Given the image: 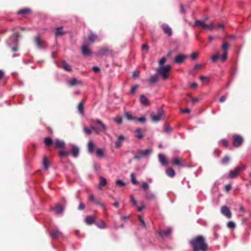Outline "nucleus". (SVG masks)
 <instances>
[{
  "label": "nucleus",
  "instance_id": "nucleus-1",
  "mask_svg": "<svg viewBox=\"0 0 251 251\" xmlns=\"http://www.w3.org/2000/svg\"><path fill=\"white\" fill-rule=\"evenodd\" d=\"M189 244L193 251H207L208 245L205 242L204 238L201 235H198L189 241Z\"/></svg>",
  "mask_w": 251,
  "mask_h": 251
},
{
  "label": "nucleus",
  "instance_id": "nucleus-2",
  "mask_svg": "<svg viewBox=\"0 0 251 251\" xmlns=\"http://www.w3.org/2000/svg\"><path fill=\"white\" fill-rule=\"evenodd\" d=\"M18 33H16L11 36L7 41V45L12 48V50L14 51H16L18 50L17 44L18 42Z\"/></svg>",
  "mask_w": 251,
  "mask_h": 251
},
{
  "label": "nucleus",
  "instance_id": "nucleus-3",
  "mask_svg": "<svg viewBox=\"0 0 251 251\" xmlns=\"http://www.w3.org/2000/svg\"><path fill=\"white\" fill-rule=\"evenodd\" d=\"M164 64H159V66L156 69L157 74L160 76L164 80H166L168 77V71L164 68Z\"/></svg>",
  "mask_w": 251,
  "mask_h": 251
},
{
  "label": "nucleus",
  "instance_id": "nucleus-4",
  "mask_svg": "<svg viewBox=\"0 0 251 251\" xmlns=\"http://www.w3.org/2000/svg\"><path fill=\"white\" fill-rule=\"evenodd\" d=\"M152 151L151 149H146L144 150H138L139 153L134 155L133 157L135 159L139 160L142 157L148 156Z\"/></svg>",
  "mask_w": 251,
  "mask_h": 251
},
{
  "label": "nucleus",
  "instance_id": "nucleus-5",
  "mask_svg": "<svg viewBox=\"0 0 251 251\" xmlns=\"http://www.w3.org/2000/svg\"><path fill=\"white\" fill-rule=\"evenodd\" d=\"M246 168V166H244L242 168L240 167H237L233 170H230L228 175V177L230 179L234 178L238 175L240 172H242Z\"/></svg>",
  "mask_w": 251,
  "mask_h": 251
},
{
  "label": "nucleus",
  "instance_id": "nucleus-6",
  "mask_svg": "<svg viewBox=\"0 0 251 251\" xmlns=\"http://www.w3.org/2000/svg\"><path fill=\"white\" fill-rule=\"evenodd\" d=\"M243 143V137L238 134H234L232 137V144L234 147H239Z\"/></svg>",
  "mask_w": 251,
  "mask_h": 251
},
{
  "label": "nucleus",
  "instance_id": "nucleus-7",
  "mask_svg": "<svg viewBox=\"0 0 251 251\" xmlns=\"http://www.w3.org/2000/svg\"><path fill=\"white\" fill-rule=\"evenodd\" d=\"M229 47V44L227 42H225L221 47V49L223 50V53L221 56L220 61L224 62L227 57V50Z\"/></svg>",
  "mask_w": 251,
  "mask_h": 251
},
{
  "label": "nucleus",
  "instance_id": "nucleus-8",
  "mask_svg": "<svg viewBox=\"0 0 251 251\" xmlns=\"http://www.w3.org/2000/svg\"><path fill=\"white\" fill-rule=\"evenodd\" d=\"M164 113V111L161 109H158L156 114L153 113H151V120L154 122H158L161 119V117L162 116Z\"/></svg>",
  "mask_w": 251,
  "mask_h": 251
},
{
  "label": "nucleus",
  "instance_id": "nucleus-9",
  "mask_svg": "<svg viewBox=\"0 0 251 251\" xmlns=\"http://www.w3.org/2000/svg\"><path fill=\"white\" fill-rule=\"evenodd\" d=\"M221 212L223 215L225 216L227 218H230L231 217V212L229 208L226 205L223 206L221 207Z\"/></svg>",
  "mask_w": 251,
  "mask_h": 251
},
{
  "label": "nucleus",
  "instance_id": "nucleus-10",
  "mask_svg": "<svg viewBox=\"0 0 251 251\" xmlns=\"http://www.w3.org/2000/svg\"><path fill=\"white\" fill-rule=\"evenodd\" d=\"M172 231V228L171 227H169L166 229L160 230L158 231V233L162 238H165L171 234Z\"/></svg>",
  "mask_w": 251,
  "mask_h": 251
},
{
  "label": "nucleus",
  "instance_id": "nucleus-11",
  "mask_svg": "<svg viewBox=\"0 0 251 251\" xmlns=\"http://www.w3.org/2000/svg\"><path fill=\"white\" fill-rule=\"evenodd\" d=\"M50 235L52 239H57L62 235V233L58 228H55L51 231Z\"/></svg>",
  "mask_w": 251,
  "mask_h": 251
},
{
  "label": "nucleus",
  "instance_id": "nucleus-12",
  "mask_svg": "<svg viewBox=\"0 0 251 251\" xmlns=\"http://www.w3.org/2000/svg\"><path fill=\"white\" fill-rule=\"evenodd\" d=\"M98 53L100 55H108L112 53V50L108 48L104 47L99 50Z\"/></svg>",
  "mask_w": 251,
  "mask_h": 251
},
{
  "label": "nucleus",
  "instance_id": "nucleus-13",
  "mask_svg": "<svg viewBox=\"0 0 251 251\" xmlns=\"http://www.w3.org/2000/svg\"><path fill=\"white\" fill-rule=\"evenodd\" d=\"M100 39L99 37L94 33H91L88 35L86 42L90 44H92L96 41H99Z\"/></svg>",
  "mask_w": 251,
  "mask_h": 251
},
{
  "label": "nucleus",
  "instance_id": "nucleus-14",
  "mask_svg": "<svg viewBox=\"0 0 251 251\" xmlns=\"http://www.w3.org/2000/svg\"><path fill=\"white\" fill-rule=\"evenodd\" d=\"M184 160L182 158L175 157L172 159V163L178 166H184L183 164Z\"/></svg>",
  "mask_w": 251,
  "mask_h": 251
},
{
  "label": "nucleus",
  "instance_id": "nucleus-15",
  "mask_svg": "<svg viewBox=\"0 0 251 251\" xmlns=\"http://www.w3.org/2000/svg\"><path fill=\"white\" fill-rule=\"evenodd\" d=\"M158 160L162 166H165L168 164V161L165 155L162 153H159L158 155Z\"/></svg>",
  "mask_w": 251,
  "mask_h": 251
},
{
  "label": "nucleus",
  "instance_id": "nucleus-16",
  "mask_svg": "<svg viewBox=\"0 0 251 251\" xmlns=\"http://www.w3.org/2000/svg\"><path fill=\"white\" fill-rule=\"evenodd\" d=\"M159 79L158 74L157 73L154 74L153 75H151L148 79V82L150 84H152L156 83L158 82Z\"/></svg>",
  "mask_w": 251,
  "mask_h": 251
},
{
  "label": "nucleus",
  "instance_id": "nucleus-17",
  "mask_svg": "<svg viewBox=\"0 0 251 251\" xmlns=\"http://www.w3.org/2000/svg\"><path fill=\"white\" fill-rule=\"evenodd\" d=\"M161 27L165 34L169 36L172 35V29L168 25L164 24L161 25Z\"/></svg>",
  "mask_w": 251,
  "mask_h": 251
},
{
  "label": "nucleus",
  "instance_id": "nucleus-18",
  "mask_svg": "<svg viewBox=\"0 0 251 251\" xmlns=\"http://www.w3.org/2000/svg\"><path fill=\"white\" fill-rule=\"evenodd\" d=\"M85 220L87 225H91L95 224L96 220L94 216L87 215L85 218Z\"/></svg>",
  "mask_w": 251,
  "mask_h": 251
},
{
  "label": "nucleus",
  "instance_id": "nucleus-19",
  "mask_svg": "<svg viewBox=\"0 0 251 251\" xmlns=\"http://www.w3.org/2000/svg\"><path fill=\"white\" fill-rule=\"evenodd\" d=\"M72 148L71 150V151L73 154V156L75 158H77L79 156V148L78 147L75 146V145H72L71 146Z\"/></svg>",
  "mask_w": 251,
  "mask_h": 251
},
{
  "label": "nucleus",
  "instance_id": "nucleus-20",
  "mask_svg": "<svg viewBox=\"0 0 251 251\" xmlns=\"http://www.w3.org/2000/svg\"><path fill=\"white\" fill-rule=\"evenodd\" d=\"M35 42L36 46L39 49L43 50L45 49V44L42 42L39 37H36L35 38Z\"/></svg>",
  "mask_w": 251,
  "mask_h": 251
},
{
  "label": "nucleus",
  "instance_id": "nucleus-21",
  "mask_svg": "<svg viewBox=\"0 0 251 251\" xmlns=\"http://www.w3.org/2000/svg\"><path fill=\"white\" fill-rule=\"evenodd\" d=\"M88 152L89 154H93L95 152V144L92 141H89L87 144Z\"/></svg>",
  "mask_w": 251,
  "mask_h": 251
},
{
  "label": "nucleus",
  "instance_id": "nucleus-22",
  "mask_svg": "<svg viewBox=\"0 0 251 251\" xmlns=\"http://www.w3.org/2000/svg\"><path fill=\"white\" fill-rule=\"evenodd\" d=\"M186 58V55L182 54H179L176 55L175 57V63H182L185 60Z\"/></svg>",
  "mask_w": 251,
  "mask_h": 251
},
{
  "label": "nucleus",
  "instance_id": "nucleus-23",
  "mask_svg": "<svg viewBox=\"0 0 251 251\" xmlns=\"http://www.w3.org/2000/svg\"><path fill=\"white\" fill-rule=\"evenodd\" d=\"M125 139V137L121 135L118 137L117 140L115 142V146L117 148H119L121 147L123 140Z\"/></svg>",
  "mask_w": 251,
  "mask_h": 251
},
{
  "label": "nucleus",
  "instance_id": "nucleus-24",
  "mask_svg": "<svg viewBox=\"0 0 251 251\" xmlns=\"http://www.w3.org/2000/svg\"><path fill=\"white\" fill-rule=\"evenodd\" d=\"M206 25L207 24L202 20H196L194 24V26H195L202 27L203 28H206Z\"/></svg>",
  "mask_w": 251,
  "mask_h": 251
},
{
  "label": "nucleus",
  "instance_id": "nucleus-25",
  "mask_svg": "<svg viewBox=\"0 0 251 251\" xmlns=\"http://www.w3.org/2000/svg\"><path fill=\"white\" fill-rule=\"evenodd\" d=\"M54 210L55 214L58 215L60 213H63L64 211V207L61 204L57 203L56 204L55 206Z\"/></svg>",
  "mask_w": 251,
  "mask_h": 251
},
{
  "label": "nucleus",
  "instance_id": "nucleus-26",
  "mask_svg": "<svg viewBox=\"0 0 251 251\" xmlns=\"http://www.w3.org/2000/svg\"><path fill=\"white\" fill-rule=\"evenodd\" d=\"M202 67V64H196L194 68L189 71V74L192 75L199 70Z\"/></svg>",
  "mask_w": 251,
  "mask_h": 251
},
{
  "label": "nucleus",
  "instance_id": "nucleus-27",
  "mask_svg": "<svg viewBox=\"0 0 251 251\" xmlns=\"http://www.w3.org/2000/svg\"><path fill=\"white\" fill-rule=\"evenodd\" d=\"M81 50H82V53L84 55L88 56V55H90L91 53V50L86 45L82 46V47L81 48Z\"/></svg>",
  "mask_w": 251,
  "mask_h": 251
},
{
  "label": "nucleus",
  "instance_id": "nucleus-28",
  "mask_svg": "<svg viewBox=\"0 0 251 251\" xmlns=\"http://www.w3.org/2000/svg\"><path fill=\"white\" fill-rule=\"evenodd\" d=\"M99 178H100V181L99 183L98 187H99V189H101V187L104 186L107 184V180L105 177H104L102 176H100L99 177Z\"/></svg>",
  "mask_w": 251,
  "mask_h": 251
},
{
  "label": "nucleus",
  "instance_id": "nucleus-29",
  "mask_svg": "<svg viewBox=\"0 0 251 251\" xmlns=\"http://www.w3.org/2000/svg\"><path fill=\"white\" fill-rule=\"evenodd\" d=\"M57 65L58 67L62 68L66 71H72V66L70 64H57Z\"/></svg>",
  "mask_w": 251,
  "mask_h": 251
},
{
  "label": "nucleus",
  "instance_id": "nucleus-30",
  "mask_svg": "<svg viewBox=\"0 0 251 251\" xmlns=\"http://www.w3.org/2000/svg\"><path fill=\"white\" fill-rule=\"evenodd\" d=\"M146 198L149 201H151L155 200L156 199V196L153 193L147 191L146 193Z\"/></svg>",
  "mask_w": 251,
  "mask_h": 251
},
{
  "label": "nucleus",
  "instance_id": "nucleus-31",
  "mask_svg": "<svg viewBox=\"0 0 251 251\" xmlns=\"http://www.w3.org/2000/svg\"><path fill=\"white\" fill-rule=\"evenodd\" d=\"M140 101L142 104L144 105H148L149 104L148 100L144 95H142L140 96Z\"/></svg>",
  "mask_w": 251,
  "mask_h": 251
},
{
  "label": "nucleus",
  "instance_id": "nucleus-32",
  "mask_svg": "<svg viewBox=\"0 0 251 251\" xmlns=\"http://www.w3.org/2000/svg\"><path fill=\"white\" fill-rule=\"evenodd\" d=\"M93 123H96L100 125V126H101L102 129L105 131L107 130V127L105 126V125L103 124V123L102 122V121L100 119H95L92 121Z\"/></svg>",
  "mask_w": 251,
  "mask_h": 251
},
{
  "label": "nucleus",
  "instance_id": "nucleus-33",
  "mask_svg": "<svg viewBox=\"0 0 251 251\" xmlns=\"http://www.w3.org/2000/svg\"><path fill=\"white\" fill-rule=\"evenodd\" d=\"M135 137L137 138L138 139H141L143 137V135L142 132L141 128H137L135 131Z\"/></svg>",
  "mask_w": 251,
  "mask_h": 251
},
{
  "label": "nucleus",
  "instance_id": "nucleus-34",
  "mask_svg": "<svg viewBox=\"0 0 251 251\" xmlns=\"http://www.w3.org/2000/svg\"><path fill=\"white\" fill-rule=\"evenodd\" d=\"M166 175L171 177L174 176L175 175V172L172 168H169L166 170Z\"/></svg>",
  "mask_w": 251,
  "mask_h": 251
},
{
  "label": "nucleus",
  "instance_id": "nucleus-35",
  "mask_svg": "<svg viewBox=\"0 0 251 251\" xmlns=\"http://www.w3.org/2000/svg\"><path fill=\"white\" fill-rule=\"evenodd\" d=\"M63 27L60 26L56 28L55 31V34L56 36H59L65 34L66 32L63 30Z\"/></svg>",
  "mask_w": 251,
  "mask_h": 251
},
{
  "label": "nucleus",
  "instance_id": "nucleus-36",
  "mask_svg": "<svg viewBox=\"0 0 251 251\" xmlns=\"http://www.w3.org/2000/svg\"><path fill=\"white\" fill-rule=\"evenodd\" d=\"M68 83L70 86H74L78 85L79 82L75 78H73L68 81Z\"/></svg>",
  "mask_w": 251,
  "mask_h": 251
},
{
  "label": "nucleus",
  "instance_id": "nucleus-37",
  "mask_svg": "<svg viewBox=\"0 0 251 251\" xmlns=\"http://www.w3.org/2000/svg\"><path fill=\"white\" fill-rule=\"evenodd\" d=\"M30 12H31V10L29 8H25L22 9L20 10L19 11H18L17 12V14L25 15V14H29Z\"/></svg>",
  "mask_w": 251,
  "mask_h": 251
},
{
  "label": "nucleus",
  "instance_id": "nucleus-38",
  "mask_svg": "<svg viewBox=\"0 0 251 251\" xmlns=\"http://www.w3.org/2000/svg\"><path fill=\"white\" fill-rule=\"evenodd\" d=\"M95 225L100 229H103L106 227L105 222L102 220H100L99 223L96 222Z\"/></svg>",
  "mask_w": 251,
  "mask_h": 251
},
{
  "label": "nucleus",
  "instance_id": "nucleus-39",
  "mask_svg": "<svg viewBox=\"0 0 251 251\" xmlns=\"http://www.w3.org/2000/svg\"><path fill=\"white\" fill-rule=\"evenodd\" d=\"M44 143L47 146H50L53 144V140L50 137H46L44 140Z\"/></svg>",
  "mask_w": 251,
  "mask_h": 251
},
{
  "label": "nucleus",
  "instance_id": "nucleus-40",
  "mask_svg": "<svg viewBox=\"0 0 251 251\" xmlns=\"http://www.w3.org/2000/svg\"><path fill=\"white\" fill-rule=\"evenodd\" d=\"M230 161V157L228 155H225L221 160V163L224 165H226Z\"/></svg>",
  "mask_w": 251,
  "mask_h": 251
},
{
  "label": "nucleus",
  "instance_id": "nucleus-41",
  "mask_svg": "<svg viewBox=\"0 0 251 251\" xmlns=\"http://www.w3.org/2000/svg\"><path fill=\"white\" fill-rule=\"evenodd\" d=\"M55 145L57 148H62L65 145V142L64 141H61L59 139H57L55 141Z\"/></svg>",
  "mask_w": 251,
  "mask_h": 251
},
{
  "label": "nucleus",
  "instance_id": "nucleus-42",
  "mask_svg": "<svg viewBox=\"0 0 251 251\" xmlns=\"http://www.w3.org/2000/svg\"><path fill=\"white\" fill-rule=\"evenodd\" d=\"M97 156L99 157H101L104 156V151L101 148L97 149L96 151Z\"/></svg>",
  "mask_w": 251,
  "mask_h": 251
},
{
  "label": "nucleus",
  "instance_id": "nucleus-43",
  "mask_svg": "<svg viewBox=\"0 0 251 251\" xmlns=\"http://www.w3.org/2000/svg\"><path fill=\"white\" fill-rule=\"evenodd\" d=\"M221 56L219 53H217L211 57V59L212 61L215 62L216 61L219 60L220 61Z\"/></svg>",
  "mask_w": 251,
  "mask_h": 251
},
{
  "label": "nucleus",
  "instance_id": "nucleus-44",
  "mask_svg": "<svg viewBox=\"0 0 251 251\" xmlns=\"http://www.w3.org/2000/svg\"><path fill=\"white\" fill-rule=\"evenodd\" d=\"M115 184L120 187H125L126 186V182L122 179H118L116 180Z\"/></svg>",
  "mask_w": 251,
  "mask_h": 251
},
{
  "label": "nucleus",
  "instance_id": "nucleus-45",
  "mask_svg": "<svg viewBox=\"0 0 251 251\" xmlns=\"http://www.w3.org/2000/svg\"><path fill=\"white\" fill-rule=\"evenodd\" d=\"M172 128L169 126L166 125H164L163 132L170 134L172 132Z\"/></svg>",
  "mask_w": 251,
  "mask_h": 251
},
{
  "label": "nucleus",
  "instance_id": "nucleus-46",
  "mask_svg": "<svg viewBox=\"0 0 251 251\" xmlns=\"http://www.w3.org/2000/svg\"><path fill=\"white\" fill-rule=\"evenodd\" d=\"M125 115L126 116L127 119L129 121H135L136 117L132 116V115L127 112H125Z\"/></svg>",
  "mask_w": 251,
  "mask_h": 251
},
{
  "label": "nucleus",
  "instance_id": "nucleus-47",
  "mask_svg": "<svg viewBox=\"0 0 251 251\" xmlns=\"http://www.w3.org/2000/svg\"><path fill=\"white\" fill-rule=\"evenodd\" d=\"M43 164L45 169L47 170L49 168V163L46 157L43 158Z\"/></svg>",
  "mask_w": 251,
  "mask_h": 251
},
{
  "label": "nucleus",
  "instance_id": "nucleus-48",
  "mask_svg": "<svg viewBox=\"0 0 251 251\" xmlns=\"http://www.w3.org/2000/svg\"><path fill=\"white\" fill-rule=\"evenodd\" d=\"M146 121V119L144 117H140V118H135V121L136 122H140L141 123H145Z\"/></svg>",
  "mask_w": 251,
  "mask_h": 251
},
{
  "label": "nucleus",
  "instance_id": "nucleus-49",
  "mask_svg": "<svg viewBox=\"0 0 251 251\" xmlns=\"http://www.w3.org/2000/svg\"><path fill=\"white\" fill-rule=\"evenodd\" d=\"M131 182L133 184H137L139 183V181L137 180L135 177H134V173H131L130 175Z\"/></svg>",
  "mask_w": 251,
  "mask_h": 251
},
{
  "label": "nucleus",
  "instance_id": "nucleus-50",
  "mask_svg": "<svg viewBox=\"0 0 251 251\" xmlns=\"http://www.w3.org/2000/svg\"><path fill=\"white\" fill-rule=\"evenodd\" d=\"M228 227L231 229H233L235 227V224L233 221H229L227 224Z\"/></svg>",
  "mask_w": 251,
  "mask_h": 251
},
{
  "label": "nucleus",
  "instance_id": "nucleus-51",
  "mask_svg": "<svg viewBox=\"0 0 251 251\" xmlns=\"http://www.w3.org/2000/svg\"><path fill=\"white\" fill-rule=\"evenodd\" d=\"M83 130L84 132L88 135H91L92 134V129L91 127L90 128H89L86 126H84L83 127Z\"/></svg>",
  "mask_w": 251,
  "mask_h": 251
},
{
  "label": "nucleus",
  "instance_id": "nucleus-52",
  "mask_svg": "<svg viewBox=\"0 0 251 251\" xmlns=\"http://www.w3.org/2000/svg\"><path fill=\"white\" fill-rule=\"evenodd\" d=\"M221 144L225 147H227L228 146V142L226 139H223L220 141Z\"/></svg>",
  "mask_w": 251,
  "mask_h": 251
},
{
  "label": "nucleus",
  "instance_id": "nucleus-53",
  "mask_svg": "<svg viewBox=\"0 0 251 251\" xmlns=\"http://www.w3.org/2000/svg\"><path fill=\"white\" fill-rule=\"evenodd\" d=\"M130 201L132 202V203L135 205L136 206L137 205V202L135 199L134 198L133 195H131L130 197Z\"/></svg>",
  "mask_w": 251,
  "mask_h": 251
},
{
  "label": "nucleus",
  "instance_id": "nucleus-54",
  "mask_svg": "<svg viewBox=\"0 0 251 251\" xmlns=\"http://www.w3.org/2000/svg\"><path fill=\"white\" fill-rule=\"evenodd\" d=\"M78 109L81 114L83 113L84 108L81 102H79L78 105Z\"/></svg>",
  "mask_w": 251,
  "mask_h": 251
},
{
  "label": "nucleus",
  "instance_id": "nucleus-55",
  "mask_svg": "<svg viewBox=\"0 0 251 251\" xmlns=\"http://www.w3.org/2000/svg\"><path fill=\"white\" fill-rule=\"evenodd\" d=\"M201 81L204 83H207L208 82V77L205 76H201L200 77Z\"/></svg>",
  "mask_w": 251,
  "mask_h": 251
},
{
  "label": "nucleus",
  "instance_id": "nucleus-56",
  "mask_svg": "<svg viewBox=\"0 0 251 251\" xmlns=\"http://www.w3.org/2000/svg\"><path fill=\"white\" fill-rule=\"evenodd\" d=\"M198 56V53L195 52L191 54L190 57L193 61L195 60Z\"/></svg>",
  "mask_w": 251,
  "mask_h": 251
},
{
  "label": "nucleus",
  "instance_id": "nucleus-57",
  "mask_svg": "<svg viewBox=\"0 0 251 251\" xmlns=\"http://www.w3.org/2000/svg\"><path fill=\"white\" fill-rule=\"evenodd\" d=\"M139 220L141 223L142 226L144 227H146V224L142 217L141 215H139Z\"/></svg>",
  "mask_w": 251,
  "mask_h": 251
},
{
  "label": "nucleus",
  "instance_id": "nucleus-58",
  "mask_svg": "<svg viewBox=\"0 0 251 251\" xmlns=\"http://www.w3.org/2000/svg\"><path fill=\"white\" fill-rule=\"evenodd\" d=\"M69 154V152L67 151H61L59 152V155L60 156L62 157L65 155H67Z\"/></svg>",
  "mask_w": 251,
  "mask_h": 251
},
{
  "label": "nucleus",
  "instance_id": "nucleus-59",
  "mask_svg": "<svg viewBox=\"0 0 251 251\" xmlns=\"http://www.w3.org/2000/svg\"><path fill=\"white\" fill-rule=\"evenodd\" d=\"M92 70L95 73H98L100 72V69L99 67L95 66L92 67Z\"/></svg>",
  "mask_w": 251,
  "mask_h": 251
},
{
  "label": "nucleus",
  "instance_id": "nucleus-60",
  "mask_svg": "<svg viewBox=\"0 0 251 251\" xmlns=\"http://www.w3.org/2000/svg\"><path fill=\"white\" fill-rule=\"evenodd\" d=\"M85 208V205L83 202H81L79 203V206L78 207V210H83Z\"/></svg>",
  "mask_w": 251,
  "mask_h": 251
},
{
  "label": "nucleus",
  "instance_id": "nucleus-61",
  "mask_svg": "<svg viewBox=\"0 0 251 251\" xmlns=\"http://www.w3.org/2000/svg\"><path fill=\"white\" fill-rule=\"evenodd\" d=\"M91 128L92 130H94L97 133H99V132L100 131V128L96 126L92 125L91 126Z\"/></svg>",
  "mask_w": 251,
  "mask_h": 251
},
{
  "label": "nucleus",
  "instance_id": "nucleus-62",
  "mask_svg": "<svg viewBox=\"0 0 251 251\" xmlns=\"http://www.w3.org/2000/svg\"><path fill=\"white\" fill-rule=\"evenodd\" d=\"M142 186L144 189L146 190L149 188V185L148 182H144L142 184Z\"/></svg>",
  "mask_w": 251,
  "mask_h": 251
},
{
  "label": "nucleus",
  "instance_id": "nucleus-63",
  "mask_svg": "<svg viewBox=\"0 0 251 251\" xmlns=\"http://www.w3.org/2000/svg\"><path fill=\"white\" fill-rule=\"evenodd\" d=\"M139 75V72L138 70H135L133 73V77L135 78Z\"/></svg>",
  "mask_w": 251,
  "mask_h": 251
},
{
  "label": "nucleus",
  "instance_id": "nucleus-64",
  "mask_svg": "<svg viewBox=\"0 0 251 251\" xmlns=\"http://www.w3.org/2000/svg\"><path fill=\"white\" fill-rule=\"evenodd\" d=\"M206 28H208L210 30H212L214 28V25L213 23H211L210 24L207 25Z\"/></svg>",
  "mask_w": 251,
  "mask_h": 251
}]
</instances>
